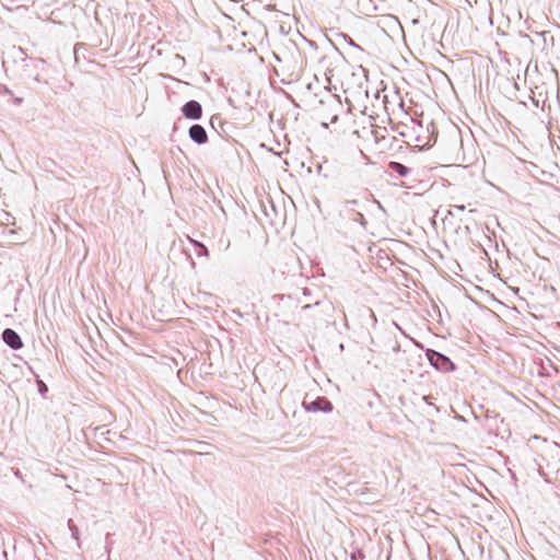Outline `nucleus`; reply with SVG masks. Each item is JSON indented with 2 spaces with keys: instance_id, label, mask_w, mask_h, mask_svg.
<instances>
[{
  "instance_id": "0eeeda50",
  "label": "nucleus",
  "mask_w": 560,
  "mask_h": 560,
  "mask_svg": "<svg viewBox=\"0 0 560 560\" xmlns=\"http://www.w3.org/2000/svg\"><path fill=\"white\" fill-rule=\"evenodd\" d=\"M70 529L72 532V536L77 539L78 528L75 526H71Z\"/></svg>"
},
{
  "instance_id": "1a4fd4ad",
  "label": "nucleus",
  "mask_w": 560,
  "mask_h": 560,
  "mask_svg": "<svg viewBox=\"0 0 560 560\" xmlns=\"http://www.w3.org/2000/svg\"><path fill=\"white\" fill-rule=\"evenodd\" d=\"M197 245H198V246H200V247L203 249L205 254L207 255L208 250H207V248L203 246V244H199V243H197Z\"/></svg>"
},
{
  "instance_id": "f257e3e1",
  "label": "nucleus",
  "mask_w": 560,
  "mask_h": 560,
  "mask_svg": "<svg viewBox=\"0 0 560 560\" xmlns=\"http://www.w3.org/2000/svg\"><path fill=\"white\" fill-rule=\"evenodd\" d=\"M428 357L431 364L441 371H448L453 369L452 362L446 357L438 352L429 353Z\"/></svg>"
},
{
  "instance_id": "f03ea898",
  "label": "nucleus",
  "mask_w": 560,
  "mask_h": 560,
  "mask_svg": "<svg viewBox=\"0 0 560 560\" xmlns=\"http://www.w3.org/2000/svg\"><path fill=\"white\" fill-rule=\"evenodd\" d=\"M3 341L14 350L22 348L23 343L20 336L13 329H5L2 334Z\"/></svg>"
},
{
  "instance_id": "7ed1b4c3",
  "label": "nucleus",
  "mask_w": 560,
  "mask_h": 560,
  "mask_svg": "<svg viewBox=\"0 0 560 560\" xmlns=\"http://www.w3.org/2000/svg\"><path fill=\"white\" fill-rule=\"evenodd\" d=\"M183 113L189 119H199L201 117V106L198 102L190 101L184 105Z\"/></svg>"
},
{
  "instance_id": "423d86ee",
  "label": "nucleus",
  "mask_w": 560,
  "mask_h": 560,
  "mask_svg": "<svg viewBox=\"0 0 560 560\" xmlns=\"http://www.w3.org/2000/svg\"><path fill=\"white\" fill-rule=\"evenodd\" d=\"M393 168L396 170L400 175L406 174V167L399 163H393Z\"/></svg>"
},
{
  "instance_id": "20e7f679",
  "label": "nucleus",
  "mask_w": 560,
  "mask_h": 560,
  "mask_svg": "<svg viewBox=\"0 0 560 560\" xmlns=\"http://www.w3.org/2000/svg\"><path fill=\"white\" fill-rule=\"evenodd\" d=\"M306 410L330 412L332 410V405L325 398H318L315 401L310 402L306 406Z\"/></svg>"
},
{
  "instance_id": "39448f33",
  "label": "nucleus",
  "mask_w": 560,
  "mask_h": 560,
  "mask_svg": "<svg viewBox=\"0 0 560 560\" xmlns=\"http://www.w3.org/2000/svg\"><path fill=\"white\" fill-rule=\"evenodd\" d=\"M189 136L195 142L199 144H202L207 141L206 130L200 125L191 126L189 129Z\"/></svg>"
},
{
  "instance_id": "6e6552de",
  "label": "nucleus",
  "mask_w": 560,
  "mask_h": 560,
  "mask_svg": "<svg viewBox=\"0 0 560 560\" xmlns=\"http://www.w3.org/2000/svg\"><path fill=\"white\" fill-rule=\"evenodd\" d=\"M373 202L376 205V207H377L378 209L383 210V207H382V205L380 203V201L374 200Z\"/></svg>"
}]
</instances>
